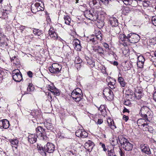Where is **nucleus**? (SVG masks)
<instances>
[{
    "mask_svg": "<svg viewBox=\"0 0 156 156\" xmlns=\"http://www.w3.org/2000/svg\"><path fill=\"white\" fill-rule=\"evenodd\" d=\"M119 38L124 43L126 44L127 42L131 43H136L138 42L140 39V36L137 34L131 33L126 36L124 34H121Z\"/></svg>",
    "mask_w": 156,
    "mask_h": 156,
    "instance_id": "obj_1",
    "label": "nucleus"
},
{
    "mask_svg": "<svg viewBox=\"0 0 156 156\" xmlns=\"http://www.w3.org/2000/svg\"><path fill=\"white\" fill-rule=\"evenodd\" d=\"M119 141L121 145L123 148L127 151H131L133 148V144L122 135H119L118 137Z\"/></svg>",
    "mask_w": 156,
    "mask_h": 156,
    "instance_id": "obj_2",
    "label": "nucleus"
},
{
    "mask_svg": "<svg viewBox=\"0 0 156 156\" xmlns=\"http://www.w3.org/2000/svg\"><path fill=\"white\" fill-rule=\"evenodd\" d=\"M102 39V34L100 31H96L95 35H91L88 37L87 41L90 42L94 44H97L99 41H101Z\"/></svg>",
    "mask_w": 156,
    "mask_h": 156,
    "instance_id": "obj_3",
    "label": "nucleus"
},
{
    "mask_svg": "<svg viewBox=\"0 0 156 156\" xmlns=\"http://www.w3.org/2000/svg\"><path fill=\"white\" fill-rule=\"evenodd\" d=\"M45 129L41 126H39L36 129V135L40 138L41 139L46 140L47 137L46 135Z\"/></svg>",
    "mask_w": 156,
    "mask_h": 156,
    "instance_id": "obj_4",
    "label": "nucleus"
},
{
    "mask_svg": "<svg viewBox=\"0 0 156 156\" xmlns=\"http://www.w3.org/2000/svg\"><path fill=\"white\" fill-rule=\"evenodd\" d=\"M62 66L58 64L54 63L52 64L49 68L50 72L52 73L58 74L61 73Z\"/></svg>",
    "mask_w": 156,
    "mask_h": 156,
    "instance_id": "obj_5",
    "label": "nucleus"
},
{
    "mask_svg": "<svg viewBox=\"0 0 156 156\" xmlns=\"http://www.w3.org/2000/svg\"><path fill=\"white\" fill-rule=\"evenodd\" d=\"M12 75L13 80L16 82H20L23 79L22 75L18 69L12 71Z\"/></svg>",
    "mask_w": 156,
    "mask_h": 156,
    "instance_id": "obj_6",
    "label": "nucleus"
},
{
    "mask_svg": "<svg viewBox=\"0 0 156 156\" xmlns=\"http://www.w3.org/2000/svg\"><path fill=\"white\" fill-rule=\"evenodd\" d=\"M44 146L45 150L48 153H53L55 151V146L51 143H48Z\"/></svg>",
    "mask_w": 156,
    "mask_h": 156,
    "instance_id": "obj_7",
    "label": "nucleus"
},
{
    "mask_svg": "<svg viewBox=\"0 0 156 156\" xmlns=\"http://www.w3.org/2000/svg\"><path fill=\"white\" fill-rule=\"evenodd\" d=\"M75 134L77 137L82 138L86 137L88 136V133L82 129H79L76 130Z\"/></svg>",
    "mask_w": 156,
    "mask_h": 156,
    "instance_id": "obj_8",
    "label": "nucleus"
},
{
    "mask_svg": "<svg viewBox=\"0 0 156 156\" xmlns=\"http://www.w3.org/2000/svg\"><path fill=\"white\" fill-rule=\"evenodd\" d=\"M103 94L106 98L108 97L110 99L113 98V94L112 91L109 89H105L103 91Z\"/></svg>",
    "mask_w": 156,
    "mask_h": 156,
    "instance_id": "obj_9",
    "label": "nucleus"
},
{
    "mask_svg": "<svg viewBox=\"0 0 156 156\" xmlns=\"http://www.w3.org/2000/svg\"><path fill=\"white\" fill-rule=\"evenodd\" d=\"M71 96L73 100L76 102H79L83 98V94H76L74 92H72L71 94Z\"/></svg>",
    "mask_w": 156,
    "mask_h": 156,
    "instance_id": "obj_10",
    "label": "nucleus"
},
{
    "mask_svg": "<svg viewBox=\"0 0 156 156\" xmlns=\"http://www.w3.org/2000/svg\"><path fill=\"white\" fill-rule=\"evenodd\" d=\"M94 145L93 142L90 140H88L85 144V148L88 151L90 152L92 151Z\"/></svg>",
    "mask_w": 156,
    "mask_h": 156,
    "instance_id": "obj_11",
    "label": "nucleus"
},
{
    "mask_svg": "<svg viewBox=\"0 0 156 156\" xmlns=\"http://www.w3.org/2000/svg\"><path fill=\"white\" fill-rule=\"evenodd\" d=\"M9 122L6 119L0 120V128L7 129L9 126Z\"/></svg>",
    "mask_w": 156,
    "mask_h": 156,
    "instance_id": "obj_12",
    "label": "nucleus"
},
{
    "mask_svg": "<svg viewBox=\"0 0 156 156\" xmlns=\"http://www.w3.org/2000/svg\"><path fill=\"white\" fill-rule=\"evenodd\" d=\"M48 32L50 37L53 40H55L58 38L57 34L55 32V30L53 28L51 27Z\"/></svg>",
    "mask_w": 156,
    "mask_h": 156,
    "instance_id": "obj_13",
    "label": "nucleus"
},
{
    "mask_svg": "<svg viewBox=\"0 0 156 156\" xmlns=\"http://www.w3.org/2000/svg\"><path fill=\"white\" fill-rule=\"evenodd\" d=\"M7 39L6 36L3 34L0 33V44L1 46L3 47L6 46L8 45V44L5 41Z\"/></svg>",
    "mask_w": 156,
    "mask_h": 156,
    "instance_id": "obj_14",
    "label": "nucleus"
},
{
    "mask_svg": "<svg viewBox=\"0 0 156 156\" xmlns=\"http://www.w3.org/2000/svg\"><path fill=\"white\" fill-rule=\"evenodd\" d=\"M137 124L140 127L143 129V128H144L146 126H147V124H148V123H147L144 119H140L138 120Z\"/></svg>",
    "mask_w": 156,
    "mask_h": 156,
    "instance_id": "obj_15",
    "label": "nucleus"
},
{
    "mask_svg": "<svg viewBox=\"0 0 156 156\" xmlns=\"http://www.w3.org/2000/svg\"><path fill=\"white\" fill-rule=\"evenodd\" d=\"M75 49L78 51L81 50V46L80 44V41L77 39H74L73 42Z\"/></svg>",
    "mask_w": 156,
    "mask_h": 156,
    "instance_id": "obj_16",
    "label": "nucleus"
},
{
    "mask_svg": "<svg viewBox=\"0 0 156 156\" xmlns=\"http://www.w3.org/2000/svg\"><path fill=\"white\" fill-rule=\"evenodd\" d=\"M37 137H38L35 134H31L28 136V140L30 143L33 144L36 142Z\"/></svg>",
    "mask_w": 156,
    "mask_h": 156,
    "instance_id": "obj_17",
    "label": "nucleus"
},
{
    "mask_svg": "<svg viewBox=\"0 0 156 156\" xmlns=\"http://www.w3.org/2000/svg\"><path fill=\"white\" fill-rule=\"evenodd\" d=\"M85 57V60L87 62V65L91 67H94L95 65V63L94 60H92V58L86 55Z\"/></svg>",
    "mask_w": 156,
    "mask_h": 156,
    "instance_id": "obj_18",
    "label": "nucleus"
},
{
    "mask_svg": "<svg viewBox=\"0 0 156 156\" xmlns=\"http://www.w3.org/2000/svg\"><path fill=\"white\" fill-rule=\"evenodd\" d=\"M93 49L94 51L100 54H104V51L103 49L99 46H93Z\"/></svg>",
    "mask_w": 156,
    "mask_h": 156,
    "instance_id": "obj_19",
    "label": "nucleus"
},
{
    "mask_svg": "<svg viewBox=\"0 0 156 156\" xmlns=\"http://www.w3.org/2000/svg\"><path fill=\"white\" fill-rule=\"evenodd\" d=\"M109 23L112 27H117L118 22L117 19L115 17H112L109 19Z\"/></svg>",
    "mask_w": 156,
    "mask_h": 156,
    "instance_id": "obj_20",
    "label": "nucleus"
},
{
    "mask_svg": "<svg viewBox=\"0 0 156 156\" xmlns=\"http://www.w3.org/2000/svg\"><path fill=\"white\" fill-rule=\"evenodd\" d=\"M37 149L38 152L43 156H46L47 153L46 150H45V146L44 147H37Z\"/></svg>",
    "mask_w": 156,
    "mask_h": 156,
    "instance_id": "obj_21",
    "label": "nucleus"
},
{
    "mask_svg": "<svg viewBox=\"0 0 156 156\" xmlns=\"http://www.w3.org/2000/svg\"><path fill=\"white\" fill-rule=\"evenodd\" d=\"M98 110L100 111L101 115L104 117H105L106 115V111L105 105H101L98 108Z\"/></svg>",
    "mask_w": 156,
    "mask_h": 156,
    "instance_id": "obj_22",
    "label": "nucleus"
},
{
    "mask_svg": "<svg viewBox=\"0 0 156 156\" xmlns=\"http://www.w3.org/2000/svg\"><path fill=\"white\" fill-rule=\"evenodd\" d=\"M111 80L108 83V86L111 89H113L115 88V84L116 80L115 79L113 78H110Z\"/></svg>",
    "mask_w": 156,
    "mask_h": 156,
    "instance_id": "obj_23",
    "label": "nucleus"
},
{
    "mask_svg": "<svg viewBox=\"0 0 156 156\" xmlns=\"http://www.w3.org/2000/svg\"><path fill=\"white\" fill-rule=\"evenodd\" d=\"M141 149L143 152L148 155L151 154L150 149L148 147L144 145L141 147Z\"/></svg>",
    "mask_w": 156,
    "mask_h": 156,
    "instance_id": "obj_24",
    "label": "nucleus"
},
{
    "mask_svg": "<svg viewBox=\"0 0 156 156\" xmlns=\"http://www.w3.org/2000/svg\"><path fill=\"white\" fill-rule=\"evenodd\" d=\"M44 125L47 129L51 131H52L54 129L53 126L51 123L46 122H44Z\"/></svg>",
    "mask_w": 156,
    "mask_h": 156,
    "instance_id": "obj_25",
    "label": "nucleus"
},
{
    "mask_svg": "<svg viewBox=\"0 0 156 156\" xmlns=\"http://www.w3.org/2000/svg\"><path fill=\"white\" fill-rule=\"evenodd\" d=\"M64 19L66 24L68 25L72 26L73 24L71 21V20L69 16L67 15L64 16Z\"/></svg>",
    "mask_w": 156,
    "mask_h": 156,
    "instance_id": "obj_26",
    "label": "nucleus"
},
{
    "mask_svg": "<svg viewBox=\"0 0 156 156\" xmlns=\"http://www.w3.org/2000/svg\"><path fill=\"white\" fill-rule=\"evenodd\" d=\"M108 126L110 128L112 129H114L116 128V126L114 125V122L113 120L111 119H108L107 120Z\"/></svg>",
    "mask_w": 156,
    "mask_h": 156,
    "instance_id": "obj_27",
    "label": "nucleus"
},
{
    "mask_svg": "<svg viewBox=\"0 0 156 156\" xmlns=\"http://www.w3.org/2000/svg\"><path fill=\"white\" fill-rule=\"evenodd\" d=\"M136 98L137 99H139L141 98L143 95V94L142 92L139 90H136L134 93Z\"/></svg>",
    "mask_w": 156,
    "mask_h": 156,
    "instance_id": "obj_28",
    "label": "nucleus"
},
{
    "mask_svg": "<svg viewBox=\"0 0 156 156\" xmlns=\"http://www.w3.org/2000/svg\"><path fill=\"white\" fill-rule=\"evenodd\" d=\"M132 9L129 7L126 6L124 7L122 9L123 13L125 15H127L130 11H132Z\"/></svg>",
    "mask_w": 156,
    "mask_h": 156,
    "instance_id": "obj_29",
    "label": "nucleus"
},
{
    "mask_svg": "<svg viewBox=\"0 0 156 156\" xmlns=\"http://www.w3.org/2000/svg\"><path fill=\"white\" fill-rule=\"evenodd\" d=\"M118 81L121 87H124L125 86L126 82L124 79L122 77L119 76Z\"/></svg>",
    "mask_w": 156,
    "mask_h": 156,
    "instance_id": "obj_30",
    "label": "nucleus"
},
{
    "mask_svg": "<svg viewBox=\"0 0 156 156\" xmlns=\"http://www.w3.org/2000/svg\"><path fill=\"white\" fill-rule=\"evenodd\" d=\"M149 110L147 106H143L140 109V111L139 114L141 115V116L143 115V114H144L146 113Z\"/></svg>",
    "mask_w": 156,
    "mask_h": 156,
    "instance_id": "obj_31",
    "label": "nucleus"
},
{
    "mask_svg": "<svg viewBox=\"0 0 156 156\" xmlns=\"http://www.w3.org/2000/svg\"><path fill=\"white\" fill-rule=\"evenodd\" d=\"M151 111H147L146 113H145L144 114H143V115L142 116V117L145 118L146 119H148L147 117L151 118L152 116V114L151 113Z\"/></svg>",
    "mask_w": 156,
    "mask_h": 156,
    "instance_id": "obj_32",
    "label": "nucleus"
},
{
    "mask_svg": "<svg viewBox=\"0 0 156 156\" xmlns=\"http://www.w3.org/2000/svg\"><path fill=\"white\" fill-rule=\"evenodd\" d=\"M34 34L36 35L40 36L42 34V31L38 29H34L33 30Z\"/></svg>",
    "mask_w": 156,
    "mask_h": 156,
    "instance_id": "obj_33",
    "label": "nucleus"
},
{
    "mask_svg": "<svg viewBox=\"0 0 156 156\" xmlns=\"http://www.w3.org/2000/svg\"><path fill=\"white\" fill-rule=\"evenodd\" d=\"M9 141L12 145L18 146V140L16 139H11Z\"/></svg>",
    "mask_w": 156,
    "mask_h": 156,
    "instance_id": "obj_34",
    "label": "nucleus"
},
{
    "mask_svg": "<svg viewBox=\"0 0 156 156\" xmlns=\"http://www.w3.org/2000/svg\"><path fill=\"white\" fill-rule=\"evenodd\" d=\"M128 95L127 98H128L129 100H131V101L135 100L136 98L135 95L134 94L132 93V94H127Z\"/></svg>",
    "mask_w": 156,
    "mask_h": 156,
    "instance_id": "obj_35",
    "label": "nucleus"
},
{
    "mask_svg": "<svg viewBox=\"0 0 156 156\" xmlns=\"http://www.w3.org/2000/svg\"><path fill=\"white\" fill-rule=\"evenodd\" d=\"M129 5L134 7H136L138 5V2L136 0H132Z\"/></svg>",
    "mask_w": 156,
    "mask_h": 156,
    "instance_id": "obj_36",
    "label": "nucleus"
},
{
    "mask_svg": "<svg viewBox=\"0 0 156 156\" xmlns=\"http://www.w3.org/2000/svg\"><path fill=\"white\" fill-rule=\"evenodd\" d=\"M34 87L33 84L32 83H29L27 88V90L28 92H31L34 90Z\"/></svg>",
    "mask_w": 156,
    "mask_h": 156,
    "instance_id": "obj_37",
    "label": "nucleus"
},
{
    "mask_svg": "<svg viewBox=\"0 0 156 156\" xmlns=\"http://www.w3.org/2000/svg\"><path fill=\"white\" fill-rule=\"evenodd\" d=\"M143 129L145 131H149L150 133H152L153 129L151 127L149 126H148V124H147V126H146L144 128H143Z\"/></svg>",
    "mask_w": 156,
    "mask_h": 156,
    "instance_id": "obj_38",
    "label": "nucleus"
},
{
    "mask_svg": "<svg viewBox=\"0 0 156 156\" xmlns=\"http://www.w3.org/2000/svg\"><path fill=\"white\" fill-rule=\"evenodd\" d=\"M124 105L129 107H131L132 105V104L130 102V100L129 99L125 100L124 102Z\"/></svg>",
    "mask_w": 156,
    "mask_h": 156,
    "instance_id": "obj_39",
    "label": "nucleus"
},
{
    "mask_svg": "<svg viewBox=\"0 0 156 156\" xmlns=\"http://www.w3.org/2000/svg\"><path fill=\"white\" fill-rule=\"evenodd\" d=\"M72 92H74V93L76 94H83L81 90L79 88H77L74 90Z\"/></svg>",
    "mask_w": 156,
    "mask_h": 156,
    "instance_id": "obj_40",
    "label": "nucleus"
},
{
    "mask_svg": "<svg viewBox=\"0 0 156 156\" xmlns=\"http://www.w3.org/2000/svg\"><path fill=\"white\" fill-rule=\"evenodd\" d=\"M108 156H113L114 155H115V152L113 149H112L110 151H108Z\"/></svg>",
    "mask_w": 156,
    "mask_h": 156,
    "instance_id": "obj_41",
    "label": "nucleus"
},
{
    "mask_svg": "<svg viewBox=\"0 0 156 156\" xmlns=\"http://www.w3.org/2000/svg\"><path fill=\"white\" fill-rule=\"evenodd\" d=\"M145 59L144 57L142 55H140L138 57L137 61L144 62Z\"/></svg>",
    "mask_w": 156,
    "mask_h": 156,
    "instance_id": "obj_42",
    "label": "nucleus"
},
{
    "mask_svg": "<svg viewBox=\"0 0 156 156\" xmlns=\"http://www.w3.org/2000/svg\"><path fill=\"white\" fill-rule=\"evenodd\" d=\"M144 62L137 61V65L138 67L140 68H143L144 66Z\"/></svg>",
    "mask_w": 156,
    "mask_h": 156,
    "instance_id": "obj_43",
    "label": "nucleus"
},
{
    "mask_svg": "<svg viewBox=\"0 0 156 156\" xmlns=\"http://www.w3.org/2000/svg\"><path fill=\"white\" fill-rule=\"evenodd\" d=\"M69 154L70 155L71 154L72 155L76 156L77 154V151L74 150H72L69 151Z\"/></svg>",
    "mask_w": 156,
    "mask_h": 156,
    "instance_id": "obj_44",
    "label": "nucleus"
},
{
    "mask_svg": "<svg viewBox=\"0 0 156 156\" xmlns=\"http://www.w3.org/2000/svg\"><path fill=\"white\" fill-rule=\"evenodd\" d=\"M4 73L3 70H0V82H1L3 79V76Z\"/></svg>",
    "mask_w": 156,
    "mask_h": 156,
    "instance_id": "obj_45",
    "label": "nucleus"
},
{
    "mask_svg": "<svg viewBox=\"0 0 156 156\" xmlns=\"http://www.w3.org/2000/svg\"><path fill=\"white\" fill-rule=\"evenodd\" d=\"M51 93L54 95H55L56 96L59 95V92L56 88V90H54V91H51Z\"/></svg>",
    "mask_w": 156,
    "mask_h": 156,
    "instance_id": "obj_46",
    "label": "nucleus"
},
{
    "mask_svg": "<svg viewBox=\"0 0 156 156\" xmlns=\"http://www.w3.org/2000/svg\"><path fill=\"white\" fill-rule=\"evenodd\" d=\"M153 24L156 26V16H153L151 20Z\"/></svg>",
    "mask_w": 156,
    "mask_h": 156,
    "instance_id": "obj_47",
    "label": "nucleus"
},
{
    "mask_svg": "<svg viewBox=\"0 0 156 156\" xmlns=\"http://www.w3.org/2000/svg\"><path fill=\"white\" fill-rule=\"evenodd\" d=\"M99 1L98 0H92L90 2V5H92V4H93V5H96L98 3V2Z\"/></svg>",
    "mask_w": 156,
    "mask_h": 156,
    "instance_id": "obj_48",
    "label": "nucleus"
},
{
    "mask_svg": "<svg viewBox=\"0 0 156 156\" xmlns=\"http://www.w3.org/2000/svg\"><path fill=\"white\" fill-rule=\"evenodd\" d=\"M56 88L55 86H49L48 87V89L51 92V91H54V90H56Z\"/></svg>",
    "mask_w": 156,
    "mask_h": 156,
    "instance_id": "obj_49",
    "label": "nucleus"
},
{
    "mask_svg": "<svg viewBox=\"0 0 156 156\" xmlns=\"http://www.w3.org/2000/svg\"><path fill=\"white\" fill-rule=\"evenodd\" d=\"M124 4L126 5H129L132 0H122Z\"/></svg>",
    "mask_w": 156,
    "mask_h": 156,
    "instance_id": "obj_50",
    "label": "nucleus"
},
{
    "mask_svg": "<svg viewBox=\"0 0 156 156\" xmlns=\"http://www.w3.org/2000/svg\"><path fill=\"white\" fill-rule=\"evenodd\" d=\"M123 120H124L125 122H127L129 119V117L128 116L125 115H124L122 118Z\"/></svg>",
    "mask_w": 156,
    "mask_h": 156,
    "instance_id": "obj_51",
    "label": "nucleus"
},
{
    "mask_svg": "<svg viewBox=\"0 0 156 156\" xmlns=\"http://www.w3.org/2000/svg\"><path fill=\"white\" fill-rule=\"evenodd\" d=\"M118 140H119L118 139H115V140L114 139L113 140H112V142L113 143V145H115L118 143Z\"/></svg>",
    "mask_w": 156,
    "mask_h": 156,
    "instance_id": "obj_52",
    "label": "nucleus"
},
{
    "mask_svg": "<svg viewBox=\"0 0 156 156\" xmlns=\"http://www.w3.org/2000/svg\"><path fill=\"white\" fill-rule=\"evenodd\" d=\"M31 115H32L33 117L35 118L37 116V115L36 114V113L35 112V111H31Z\"/></svg>",
    "mask_w": 156,
    "mask_h": 156,
    "instance_id": "obj_53",
    "label": "nucleus"
},
{
    "mask_svg": "<svg viewBox=\"0 0 156 156\" xmlns=\"http://www.w3.org/2000/svg\"><path fill=\"white\" fill-rule=\"evenodd\" d=\"M27 74L31 78L32 77L33 73L31 71H29L27 72Z\"/></svg>",
    "mask_w": 156,
    "mask_h": 156,
    "instance_id": "obj_54",
    "label": "nucleus"
},
{
    "mask_svg": "<svg viewBox=\"0 0 156 156\" xmlns=\"http://www.w3.org/2000/svg\"><path fill=\"white\" fill-rule=\"evenodd\" d=\"M36 9L37 11H43L44 10V8L40 5V6H39L38 8H37Z\"/></svg>",
    "mask_w": 156,
    "mask_h": 156,
    "instance_id": "obj_55",
    "label": "nucleus"
},
{
    "mask_svg": "<svg viewBox=\"0 0 156 156\" xmlns=\"http://www.w3.org/2000/svg\"><path fill=\"white\" fill-rule=\"evenodd\" d=\"M103 122V120L102 119H98V121L97 122V123L98 124H101Z\"/></svg>",
    "mask_w": 156,
    "mask_h": 156,
    "instance_id": "obj_56",
    "label": "nucleus"
},
{
    "mask_svg": "<svg viewBox=\"0 0 156 156\" xmlns=\"http://www.w3.org/2000/svg\"><path fill=\"white\" fill-rule=\"evenodd\" d=\"M100 144H101V147L103 148V150L104 151H106L107 150V149L105 148V146L104 144L101 143H100Z\"/></svg>",
    "mask_w": 156,
    "mask_h": 156,
    "instance_id": "obj_57",
    "label": "nucleus"
},
{
    "mask_svg": "<svg viewBox=\"0 0 156 156\" xmlns=\"http://www.w3.org/2000/svg\"><path fill=\"white\" fill-rule=\"evenodd\" d=\"M103 45L104 47L106 49H109V46L108 44L106 43H103Z\"/></svg>",
    "mask_w": 156,
    "mask_h": 156,
    "instance_id": "obj_58",
    "label": "nucleus"
},
{
    "mask_svg": "<svg viewBox=\"0 0 156 156\" xmlns=\"http://www.w3.org/2000/svg\"><path fill=\"white\" fill-rule=\"evenodd\" d=\"M26 27L24 26H21L20 27V29L21 30V32L22 33L24 29H25Z\"/></svg>",
    "mask_w": 156,
    "mask_h": 156,
    "instance_id": "obj_59",
    "label": "nucleus"
},
{
    "mask_svg": "<svg viewBox=\"0 0 156 156\" xmlns=\"http://www.w3.org/2000/svg\"><path fill=\"white\" fill-rule=\"evenodd\" d=\"M108 54L109 55H113V56L114 57H115V56H116V54L113 51H110L109 52Z\"/></svg>",
    "mask_w": 156,
    "mask_h": 156,
    "instance_id": "obj_60",
    "label": "nucleus"
},
{
    "mask_svg": "<svg viewBox=\"0 0 156 156\" xmlns=\"http://www.w3.org/2000/svg\"><path fill=\"white\" fill-rule=\"evenodd\" d=\"M153 98L154 101L156 102V91L153 94Z\"/></svg>",
    "mask_w": 156,
    "mask_h": 156,
    "instance_id": "obj_61",
    "label": "nucleus"
},
{
    "mask_svg": "<svg viewBox=\"0 0 156 156\" xmlns=\"http://www.w3.org/2000/svg\"><path fill=\"white\" fill-rule=\"evenodd\" d=\"M40 4L39 3L37 2L34 4V6L36 9L40 6Z\"/></svg>",
    "mask_w": 156,
    "mask_h": 156,
    "instance_id": "obj_62",
    "label": "nucleus"
},
{
    "mask_svg": "<svg viewBox=\"0 0 156 156\" xmlns=\"http://www.w3.org/2000/svg\"><path fill=\"white\" fill-rule=\"evenodd\" d=\"M126 112H127L129 113L130 112L125 107H124V108L123 111V112L125 113Z\"/></svg>",
    "mask_w": 156,
    "mask_h": 156,
    "instance_id": "obj_63",
    "label": "nucleus"
},
{
    "mask_svg": "<svg viewBox=\"0 0 156 156\" xmlns=\"http://www.w3.org/2000/svg\"><path fill=\"white\" fill-rule=\"evenodd\" d=\"M113 64L114 66H117L118 65V63L117 62L115 61L114 62Z\"/></svg>",
    "mask_w": 156,
    "mask_h": 156,
    "instance_id": "obj_64",
    "label": "nucleus"
}]
</instances>
